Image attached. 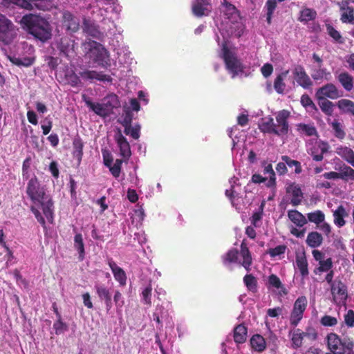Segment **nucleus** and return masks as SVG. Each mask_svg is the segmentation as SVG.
Masks as SVG:
<instances>
[{"instance_id": "39", "label": "nucleus", "mask_w": 354, "mask_h": 354, "mask_svg": "<svg viewBox=\"0 0 354 354\" xmlns=\"http://www.w3.org/2000/svg\"><path fill=\"white\" fill-rule=\"evenodd\" d=\"M321 110L327 115H332L333 113V103L327 99H317Z\"/></svg>"}, {"instance_id": "42", "label": "nucleus", "mask_w": 354, "mask_h": 354, "mask_svg": "<svg viewBox=\"0 0 354 354\" xmlns=\"http://www.w3.org/2000/svg\"><path fill=\"white\" fill-rule=\"evenodd\" d=\"M297 129L301 133H304L308 136L317 135V130L313 125L299 124L297 125Z\"/></svg>"}, {"instance_id": "12", "label": "nucleus", "mask_w": 354, "mask_h": 354, "mask_svg": "<svg viewBox=\"0 0 354 354\" xmlns=\"http://www.w3.org/2000/svg\"><path fill=\"white\" fill-rule=\"evenodd\" d=\"M329 145L327 142L319 140L315 142V145L308 149V153L313 157L315 161L323 160L324 153L328 152Z\"/></svg>"}, {"instance_id": "48", "label": "nucleus", "mask_w": 354, "mask_h": 354, "mask_svg": "<svg viewBox=\"0 0 354 354\" xmlns=\"http://www.w3.org/2000/svg\"><path fill=\"white\" fill-rule=\"evenodd\" d=\"M327 32L334 39L335 41H336L339 44L344 43V40L342 38V35L333 26H331L330 25L327 26Z\"/></svg>"}, {"instance_id": "7", "label": "nucleus", "mask_w": 354, "mask_h": 354, "mask_svg": "<svg viewBox=\"0 0 354 354\" xmlns=\"http://www.w3.org/2000/svg\"><path fill=\"white\" fill-rule=\"evenodd\" d=\"M289 117L290 112L288 111L282 110L277 113V123H274V134L282 136L288 133L289 127L288 119Z\"/></svg>"}, {"instance_id": "32", "label": "nucleus", "mask_w": 354, "mask_h": 354, "mask_svg": "<svg viewBox=\"0 0 354 354\" xmlns=\"http://www.w3.org/2000/svg\"><path fill=\"white\" fill-rule=\"evenodd\" d=\"M337 80L346 91H350L353 89L354 80L348 73H341L337 76Z\"/></svg>"}, {"instance_id": "5", "label": "nucleus", "mask_w": 354, "mask_h": 354, "mask_svg": "<svg viewBox=\"0 0 354 354\" xmlns=\"http://www.w3.org/2000/svg\"><path fill=\"white\" fill-rule=\"evenodd\" d=\"M19 28L5 15L0 14V43L10 44L17 37Z\"/></svg>"}, {"instance_id": "23", "label": "nucleus", "mask_w": 354, "mask_h": 354, "mask_svg": "<svg viewBox=\"0 0 354 354\" xmlns=\"http://www.w3.org/2000/svg\"><path fill=\"white\" fill-rule=\"evenodd\" d=\"M287 193L292 196L291 203L294 206H297L302 201L303 195L301 190L298 185L292 183L286 189Z\"/></svg>"}, {"instance_id": "46", "label": "nucleus", "mask_w": 354, "mask_h": 354, "mask_svg": "<svg viewBox=\"0 0 354 354\" xmlns=\"http://www.w3.org/2000/svg\"><path fill=\"white\" fill-rule=\"evenodd\" d=\"M278 0H267L266 7L267 8V21L268 24L271 23L272 14L277 8V3Z\"/></svg>"}, {"instance_id": "55", "label": "nucleus", "mask_w": 354, "mask_h": 354, "mask_svg": "<svg viewBox=\"0 0 354 354\" xmlns=\"http://www.w3.org/2000/svg\"><path fill=\"white\" fill-rule=\"evenodd\" d=\"M152 287L151 285L146 287L142 292L143 301L149 305H151V296Z\"/></svg>"}, {"instance_id": "64", "label": "nucleus", "mask_w": 354, "mask_h": 354, "mask_svg": "<svg viewBox=\"0 0 354 354\" xmlns=\"http://www.w3.org/2000/svg\"><path fill=\"white\" fill-rule=\"evenodd\" d=\"M345 323L349 326H352L354 324V313L353 310H350L348 311L346 315L344 316Z\"/></svg>"}, {"instance_id": "54", "label": "nucleus", "mask_w": 354, "mask_h": 354, "mask_svg": "<svg viewBox=\"0 0 354 354\" xmlns=\"http://www.w3.org/2000/svg\"><path fill=\"white\" fill-rule=\"evenodd\" d=\"M333 266V262L330 258H328L326 260L322 261L319 263V267L317 268L319 272H327L330 270Z\"/></svg>"}, {"instance_id": "25", "label": "nucleus", "mask_w": 354, "mask_h": 354, "mask_svg": "<svg viewBox=\"0 0 354 354\" xmlns=\"http://www.w3.org/2000/svg\"><path fill=\"white\" fill-rule=\"evenodd\" d=\"M84 144L83 140L80 136H76L73 141V157L74 159H75L77 162V164L80 165L82 156H83V148H84Z\"/></svg>"}, {"instance_id": "57", "label": "nucleus", "mask_w": 354, "mask_h": 354, "mask_svg": "<svg viewBox=\"0 0 354 354\" xmlns=\"http://www.w3.org/2000/svg\"><path fill=\"white\" fill-rule=\"evenodd\" d=\"M113 301L117 308H122L124 304L122 293L119 290H115L113 296Z\"/></svg>"}, {"instance_id": "28", "label": "nucleus", "mask_w": 354, "mask_h": 354, "mask_svg": "<svg viewBox=\"0 0 354 354\" xmlns=\"http://www.w3.org/2000/svg\"><path fill=\"white\" fill-rule=\"evenodd\" d=\"M348 212L346 209L342 206L339 205L335 210L333 212V216L334 218V223L338 227H343L346 224L344 218L348 216Z\"/></svg>"}, {"instance_id": "6", "label": "nucleus", "mask_w": 354, "mask_h": 354, "mask_svg": "<svg viewBox=\"0 0 354 354\" xmlns=\"http://www.w3.org/2000/svg\"><path fill=\"white\" fill-rule=\"evenodd\" d=\"M327 343L328 349L333 354H344L346 348L350 349L353 346L351 342L342 340L337 333H328Z\"/></svg>"}, {"instance_id": "50", "label": "nucleus", "mask_w": 354, "mask_h": 354, "mask_svg": "<svg viewBox=\"0 0 354 354\" xmlns=\"http://www.w3.org/2000/svg\"><path fill=\"white\" fill-rule=\"evenodd\" d=\"M238 252L236 250H231L223 256V261L225 265L236 262L237 260Z\"/></svg>"}, {"instance_id": "1", "label": "nucleus", "mask_w": 354, "mask_h": 354, "mask_svg": "<svg viewBox=\"0 0 354 354\" xmlns=\"http://www.w3.org/2000/svg\"><path fill=\"white\" fill-rule=\"evenodd\" d=\"M26 194L32 203L30 209L41 225L46 227V221L39 207L42 209L43 214L48 221L53 223L54 202L51 196L47 193L46 186L41 184L35 175L28 181Z\"/></svg>"}, {"instance_id": "38", "label": "nucleus", "mask_w": 354, "mask_h": 354, "mask_svg": "<svg viewBox=\"0 0 354 354\" xmlns=\"http://www.w3.org/2000/svg\"><path fill=\"white\" fill-rule=\"evenodd\" d=\"M339 179L344 181L354 180V169L351 167L343 165L339 169Z\"/></svg>"}, {"instance_id": "35", "label": "nucleus", "mask_w": 354, "mask_h": 354, "mask_svg": "<svg viewBox=\"0 0 354 354\" xmlns=\"http://www.w3.org/2000/svg\"><path fill=\"white\" fill-rule=\"evenodd\" d=\"M241 255L243 258L242 266L246 269V270L249 271L250 266L252 264V257L244 242L241 245Z\"/></svg>"}, {"instance_id": "3", "label": "nucleus", "mask_w": 354, "mask_h": 354, "mask_svg": "<svg viewBox=\"0 0 354 354\" xmlns=\"http://www.w3.org/2000/svg\"><path fill=\"white\" fill-rule=\"evenodd\" d=\"M84 46L94 63L102 68L110 66L109 52L101 44L89 39L84 44Z\"/></svg>"}, {"instance_id": "49", "label": "nucleus", "mask_w": 354, "mask_h": 354, "mask_svg": "<svg viewBox=\"0 0 354 354\" xmlns=\"http://www.w3.org/2000/svg\"><path fill=\"white\" fill-rule=\"evenodd\" d=\"M281 159L283 162H286V165H287L290 167H295V171L296 174H299L301 172V169L299 162L295 160H292L287 156H282Z\"/></svg>"}, {"instance_id": "24", "label": "nucleus", "mask_w": 354, "mask_h": 354, "mask_svg": "<svg viewBox=\"0 0 354 354\" xmlns=\"http://www.w3.org/2000/svg\"><path fill=\"white\" fill-rule=\"evenodd\" d=\"M102 103L109 115L114 109H117L120 106V102L118 95L113 93L109 94L105 97Z\"/></svg>"}, {"instance_id": "4", "label": "nucleus", "mask_w": 354, "mask_h": 354, "mask_svg": "<svg viewBox=\"0 0 354 354\" xmlns=\"http://www.w3.org/2000/svg\"><path fill=\"white\" fill-rule=\"evenodd\" d=\"M221 56L225 62L226 68L232 75V77L243 72V66L237 58L235 50L225 43L222 46Z\"/></svg>"}, {"instance_id": "63", "label": "nucleus", "mask_w": 354, "mask_h": 354, "mask_svg": "<svg viewBox=\"0 0 354 354\" xmlns=\"http://www.w3.org/2000/svg\"><path fill=\"white\" fill-rule=\"evenodd\" d=\"M317 227L326 235H328L331 232L330 225L328 223L325 222V220L321 222Z\"/></svg>"}, {"instance_id": "13", "label": "nucleus", "mask_w": 354, "mask_h": 354, "mask_svg": "<svg viewBox=\"0 0 354 354\" xmlns=\"http://www.w3.org/2000/svg\"><path fill=\"white\" fill-rule=\"evenodd\" d=\"M192 10V13L197 17L208 15L212 10L209 0H194Z\"/></svg>"}, {"instance_id": "44", "label": "nucleus", "mask_w": 354, "mask_h": 354, "mask_svg": "<svg viewBox=\"0 0 354 354\" xmlns=\"http://www.w3.org/2000/svg\"><path fill=\"white\" fill-rule=\"evenodd\" d=\"M316 12L310 8H305L301 11L299 19L301 21H309L316 17Z\"/></svg>"}, {"instance_id": "61", "label": "nucleus", "mask_w": 354, "mask_h": 354, "mask_svg": "<svg viewBox=\"0 0 354 354\" xmlns=\"http://www.w3.org/2000/svg\"><path fill=\"white\" fill-rule=\"evenodd\" d=\"M49 171L55 178H59V171L58 168V164L56 161L53 160L50 163Z\"/></svg>"}, {"instance_id": "21", "label": "nucleus", "mask_w": 354, "mask_h": 354, "mask_svg": "<svg viewBox=\"0 0 354 354\" xmlns=\"http://www.w3.org/2000/svg\"><path fill=\"white\" fill-rule=\"evenodd\" d=\"M95 289L100 299L104 301L106 310H110L112 308V299L109 290L104 284H96Z\"/></svg>"}, {"instance_id": "37", "label": "nucleus", "mask_w": 354, "mask_h": 354, "mask_svg": "<svg viewBox=\"0 0 354 354\" xmlns=\"http://www.w3.org/2000/svg\"><path fill=\"white\" fill-rule=\"evenodd\" d=\"M250 344L252 348L259 352H261L266 348V341L259 333H256L251 337Z\"/></svg>"}, {"instance_id": "33", "label": "nucleus", "mask_w": 354, "mask_h": 354, "mask_svg": "<svg viewBox=\"0 0 354 354\" xmlns=\"http://www.w3.org/2000/svg\"><path fill=\"white\" fill-rule=\"evenodd\" d=\"M296 266L302 277L308 275V262L304 254H299L296 256Z\"/></svg>"}, {"instance_id": "10", "label": "nucleus", "mask_w": 354, "mask_h": 354, "mask_svg": "<svg viewBox=\"0 0 354 354\" xmlns=\"http://www.w3.org/2000/svg\"><path fill=\"white\" fill-rule=\"evenodd\" d=\"M315 96L317 99L335 100L339 97L341 94L335 84L328 83L319 88L316 91Z\"/></svg>"}, {"instance_id": "41", "label": "nucleus", "mask_w": 354, "mask_h": 354, "mask_svg": "<svg viewBox=\"0 0 354 354\" xmlns=\"http://www.w3.org/2000/svg\"><path fill=\"white\" fill-rule=\"evenodd\" d=\"M309 221L315 223L317 225L325 220L324 214L320 210H316L307 214Z\"/></svg>"}, {"instance_id": "52", "label": "nucleus", "mask_w": 354, "mask_h": 354, "mask_svg": "<svg viewBox=\"0 0 354 354\" xmlns=\"http://www.w3.org/2000/svg\"><path fill=\"white\" fill-rule=\"evenodd\" d=\"M123 115H122V122H124V124H129L130 123H132L133 119V111L131 110V108H128L127 106H124L123 108Z\"/></svg>"}, {"instance_id": "59", "label": "nucleus", "mask_w": 354, "mask_h": 354, "mask_svg": "<svg viewBox=\"0 0 354 354\" xmlns=\"http://www.w3.org/2000/svg\"><path fill=\"white\" fill-rule=\"evenodd\" d=\"M301 104L306 108L311 107L313 109H316L315 104L308 95H303L301 96Z\"/></svg>"}, {"instance_id": "56", "label": "nucleus", "mask_w": 354, "mask_h": 354, "mask_svg": "<svg viewBox=\"0 0 354 354\" xmlns=\"http://www.w3.org/2000/svg\"><path fill=\"white\" fill-rule=\"evenodd\" d=\"M321 323L326 326H333L337 324V321L335 317L326 315L322 318Z\"/></svg>"}, {"instance_id": "45", "label": "nucleus", "mask_w": 354, "mask_h": 354, "mask_svg": "<svg viewBox=\"0 0 354 354\" xmlns=\"http://www.w3.org/2000/svg\"><path fill=\"white\" fill-rule=\"evenodd\" d=\"M70 44L67 37H62L57 43V48L64 55H67L69 50Z\"/></svg>"}, {"instance_id": "2", "label": "nucleus", "mask_w": 354, "mask_h": 354, "mask_svg": "<svg viewBox=\"0 0 354 354\" xmlns=\"http://www.w3.org/2000/svg\"><path fill=\"white\" fill-rule=\"evenodd\" d=\"M19 23L29 34L43 43L52 37V28L50 23L39 15L26 14L21 17Z\"/></svg>"}, {"instance_id": "29", "label": "nucleus", "mask_w": 354, "mask_h": 354, "mask_svg": "<svg viewBox=\"0 0 354 354\" xmlns=\"http://www.w3.org/2000/svg\"><path fill=\"white\" fill-rule=\"evenodd\" d=\"M336 153L354 167V151L353 149L346 146H340L336 149Z\"/></svg>"}, {"instance_id": "18", "label": "nucleus", "mask_w": 354, "mask_h": 354, "mask_svg": "<svg viewBox=\"0 0 354 354\" xmlns=\"http://www.w3.org/2000/svg\"><path fill=\"white\" fill-rule=\"evenodd\" d=\"M116 142L120 148V153L121 156L126 160H128L131 155V148L129 142L127 138L122 134L120 130L115 136Z\"/></svg>"}, {"instance_id": "60", "label": "nucleus", "mask_w": 354, "mask_h": 354, "mask_svg": "<svg viewBox=\"0 0 354 354\" xmlns=\"http://www.w3.org/2000/svg\"><path fill=\"white\" fill-rule=\"evenodd\" d=\"M302 333H292V342L294 348H299L302 344Z\"/></svg>"}, {"instance_id": "36", "label": "nucleus", "mask_w": 354, "mask_h": 354, "mask_svg": "<svg viewBox=\"0 0 354 354\" xmlns=\"http://www.w3.org/2000/svg\"><path fill=\"white\" fill-rule=\"evenodd\" d=\"M289 71H285L279 74L274 82V88L278 93H283L286 90L284 80L287 77Z\"/></svg>"}, {"instance_id": "14", "label": "nucleus", "mask_w": 354, "mask_h": 354, "mask_svg": "<svg viewBox=\"0 0 354 354\" xmlns=\"http://www.w3.org/2000/svg\"><path fill=\"white\" fill-rule=\"evenodd\" d=\"M221 12L223 13L225 18L232 24L238 23L241 19L239 13L236 7L226 0H224L222 3Z\"/></svg>"}, {"instance_id": "58", "label": "nucleus", "mask_w": 354, "mask_h": 354, "mask_svg": "<svg viewBox=\"0 0 354 354\" xmlns=\"http://www.w3.org/2000/svg\"><path fill=\"white\" fill-rule=\"evenodd\" d=\"M30 161L31 158L30 157L26 158L22 165V176L24 178H28V170L30 165Z\"/></svg>"}, {"instance_id": "27", "label": "nucleus", "mask_w": 354, "mask_h": 354, "mask_svg": "<svg viewBox=\"0 0 354 354\" xmlns=\"http://www.w3.org/2000/svg\"><path fill=\"white\" fill-rule=\"evenodd\" d=\"M328 124L332 128V131L334 136L339 139L343 140L346 136L344 124L339 120L335 119L333 120H328Z\"/></svg>"}, {"instance_id": "43", "label": "nucleus", "mask_w": 354, "mask_h": 354, "mask_svg": "<svg viewBox=\"0 0 354 354\" xmlns=\"http://www.w3.org/2000/svg\"><path fill=\"white\" fill-rule=\"evenodd\" d=\"M74 246L78 251L80 258L82 259L84 255V244L81 234H75L74 237Z\"/></svg>"}, {"instance_id": "51", "label": "nucleus", "mask_w": 354, "mask_h": 354, "mask_svg": "<svg viewBox=\"0 0 354 354\" xmlns=\"http://www.w3.org/2000/svg\"><path fill=\"white\" fill-rule=\"evenodd\" d=\"M243 281L248 289L255 291L257 288V280L252 274H247L243 278Z\"/></svg>"}, {"instance_id": "30", "label": "nucleus", "mask_w": 354, "mask_h": 354, "mask_svg": "<svg viewBox=\"0 0 354 354\" xmlns=\"http://www.w3.org/2000/svg\"><path fill=\"white\" fill-rule=\"evenodd\" d=\"M288 216L298 227H303L307 223L306 217L297 210H289L288 212Z\"/></svg>"}, {"instance_id": "9", "label": "nucleus", "mask_w": 354, "mask_h": 354, "mask_svg": "<svg viewBox=\"0 0 354 354\" xmlns=\"http://www.w3.org/2000/svg\"><path fill=\"white\" fill-rule=\"evenodd\" d=\"M81 78L85 81H90L91 82L93 80L100 82H107L111 83L113 81L112 77L109 75L104 74L102 71H97L93 70L84 69L79 73Z\"/></svg>"}, {"instance_id": "22", "label": "nucleus", "mask_w": 354, "mask_h": 354, "mask_svg": "<svg viewBox=\"0 0 354 354\" xmlns=\"http://www.w3.org/2000/svg\"><path fill=\"white\" fill-rule=\"evenodd\" d=\"M311 77L315 81H329L331 77V73L322 66H313L311 72Z\"/></svg>"}, {"instance_id": "19", "label": "nucleus", "mask_w": 354, "mask_h": 354, "mask_svg": "<svg viewBox=\"0 0 354 354\" xmlns=\"http://www.w3.org/2000/svg\"><path fill=\"white\" fill-rule=\"evenodd\" d=\"M62 23L68 30L75 32L79 30L78 19L69 11L64 10L62 12Z\"/></svg>"}, {"instance_id": "47", "label": "nucleus", "mask_w": 354, "mask_h": 354, "mask_svg": "<svg viewBox=\"0 0 354 354\" xmlns=\"http://www.w3.org/2000/svg\"><path fill=\"white\" fill-rule=\"evenodd\" d=\"M264 174L269 175V180L268 183V187H274L275 185L276 181H275V174L272 169V166L271 164H268L265 166L264 167Z\"/></svg>"}, {"instance_id": "17", "label": "nucleus", "mask_w": 354, "mask_h": 354, "mask_svg": "<svg viewBox=\"0 0 354 354\" xmlns=\"http://www.w3.org/2000/svg\"><path fill=\"white\" fill-rule=\"evenodd\" d=\"M82 30L84 33L93 38L100 39L103 37V33L100 31L99 26L90 19H84Z\"/></svg>"}, {"instance_id": "40", "label": "nucleus", "mask_w": 354, "mask_h": 354, "mask_svg": "<svg viewBox=\"0 0 354 354\" xmlns=\"http://www.w3.org/2000/svg\"><path fill=\"white\" fill-rule=\"evenodd\" d=\"M260 129L263 132L274 133L275 127L273 118L270 117L264 118L260 124Z\"/></svg>"}, {"instance_id": "11", "label": "nucleus", "mask_w": 354, "mask_h": 354, "mask_svg": "<svg viewBox=\"0 0 354 354\" xmlns=\"http://www.w3.org/2000/svg\"><path fill=\"white\" fill-rule=\"evenodd\" d=\"M292 75L297 84L305 89L313 86V81L301 66H296L292 70Z\"/></svg>"}, {"instance_id": "31", "label": "nucleus", "mask_w": 354, "mask_h": 354, "mask_svg": "<svg viewBox=\"0 0 354 354\" xmlns=\"http://www.w3.org/2000/svg\"><path fill=\"white\" fill-rule=\"evenodd\" d=\"M323 241V237L321 234L317 232H311L308 233L306 242V244L310 248L319 247Z\"/></svg>"}, {"instance_id": "62", "label": "nucleus", "mask_w": 354, "mask_h": 354, "mask_svg": "<svg viewBox=\"0 0 354 354\" xmlns=\"http://www.w3.org/2000/svg\"><path fill=\"white\" fill-rule=\"evenodd\" d=\"M262 75L265 77H268L271 75L273 72V67L270 64H265L261 68Z\"/></svg>"}, {"instance_id": "20", "label": "nucleus", "mask_w": 354, "mask_h": 354, "mask_svg": "<svg viewBox=\"0 0 354 354\" xmlns=\"http://www.w3.org/2000/svg\"><path fill=\"white\" fill-rule=\"evenodd\" d=\"M342 12L341 21L343 23L354 24V10L353 8L348 6V1L337 3Z\"/></svg>"}, {"instance_id": "26", "label": "nucleus", "mask_w": 354, "mask_h": 354, "mask_svg": "<svg viewBox=\"0 0 354 354\" xmlns=\"http://www.w3.org/2000/svg\"><path fill=\"white\" fill-rule=\"evenodd\" d=\"M82 99L86 103V104L97 115L100 116H107L109 115L108 113L105 110L103 103H93L89 97H88L86 95H82Z\"/></svg>"}, {"instance_id": "34", "label": "nucleus", "mask_w": 354, "mask_h": 354, "mask_svg": "<svg viewBox=\"0 0 354 354\" xmlns=\"http://www.w3.org/2000/svg\"><path fill=\"white\" fill-rule=\"evenodd\" d=\"M337 106L341 112L354 115V102L348 99H341L337 102Z\"/></svg>"}, {"instance_id": "16", "label": "nucleus", "mask_w": 354, "mask_h": 354, "mask_svg": "<svg viewBox=\"0 0 354 354\" xmlns=\"http://www.w3.org/2000/svg\"><path fill=\"white\" fill-rule=\"evenodd\" d=\"M330 290L335 302H341L346 299V287L341 281H334L330 286Z\"/></svg>"}, {"instance_id": "53", "label": "nucleus", "mask_w": 354, "mask_h": 354, "mask_svg": "<svg viewBox=\"0 0 354 354\" xmlns=\"http://www.w3.org/2000/svg\"><path fill=\"white\" fill-rule=\"evenodd\" d=\"M80 77V75H78L74 72H72L67 75L68 82L73 87L79 86L81 85Z\"/></svg>"}, {"instance_id": "8", "label": "nucleus", "mask_w": 354, "mask_h": 354, "mask_svg": "<svg viewBox=\"0 0 354 354\" xmlns=\"http://www.w3.org/2000/svg\"><path fill=\"white\" fill-rule=\"evenodd\" d=\"M307 299L304 296L299 297L295 302L290 315V322L296 326L302 319L304 312L307 306Z\"/></svg>"}, {"instance_id": "15", "label": "nucleus", "mask_w": 354, "mask_h": 354, "mask_svg": "<svg viewBox=\"0 0 354 354\" xmlns=\"http://www.w3.org/2000/svg\"><path fill=\"white\" fill-rule=\"evenodd\" d=\"M106 261L112 271L115 279L121 286H125L127 277L124 270L122 268L119 267L112 258H107Z\"/></svg>"}]
</instances>
